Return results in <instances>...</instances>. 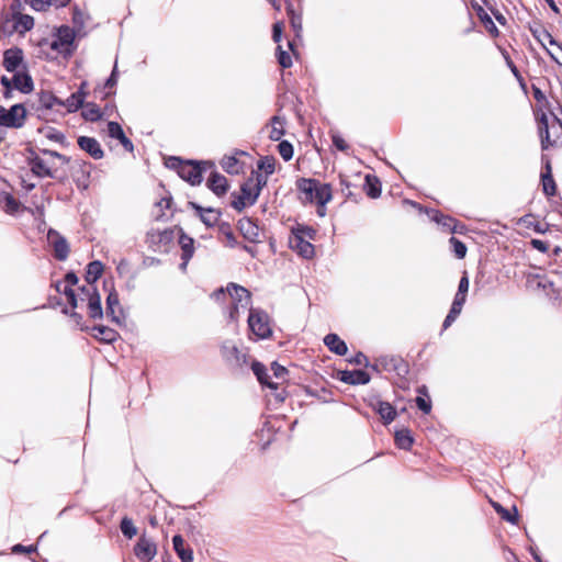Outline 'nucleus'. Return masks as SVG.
I'll return each mask as SVG.
<instances>
[{"label": "nucleus", "mask_w": 562, "mask_h": 562, "mask_svg": "<svg viewBox=\"0 0 562 562\" xmlns=\"http://www.w3.org/2000/svg\"><path fill=\"white\" fill-rule=\"evenodd\" d=\"M257 167L259 170H262L266 176L272 175L276 169V159L273 157H263L258 161Z\"/></svg>", "instance_id": "obj_47"}, {"label": "nucleus", "mask_w": 562, "mask_h": 562, "mask_svg": "<svg viewBox=\"0 0 562 562\" xmlns=\"http://www.w3.org/2000/svg\"><path fill=\"white\" fill-rule=\"evenodd\" d=\"M277 58H278V63L283 68H289L292 66V58H291L290 54L288 52L283 50L281 46H278V48H277Z\"/></svg>", "instance_id": "obj_54"}, {"label": "nucleus", "mask_w": 562, "mask_h": 562, "mask_svg": "<svg viewBox=\"0 0 562 562\" xmlns=\"http://www.w3.org/2000/svg\"><path fill=\"white\" fill-rule=\"evenodd\" d=\"M492 505H493L494 509L496 510V513L499 514L504 520L512 522V524H517L518 513H517L516 506L513 507L514 513H510L508 509L504 508L498 503H492Z\"/></svg>", "instance_id": "obj_40"}, {"label": "nucleus", "mask_w": 562, "mask_h": 562, "mask_svg": "<svg viewBox=\"0 0 562 562\" xmlns=\"http://www.w3.org/2000/svg\"><path fill=\"white\" fill-rule=\"evenodd\" d=\"M267 177L266 175H262L260 172H254L251 173V177L252 178V186H254V195H252V200H257L260 195V192L262 190V188L267 184Z\"/></svg>", "instance_id": "obj_41"}, {"label": "nucleus", "mask_w": 562, "mask_h": 562, "mask_svg": "<svg viewBox=\"0 0 562 562\" xmlns=\"http://www.w3.org/2000/svg\"><path fill=\"white\" fill-rule=\"evenodd\" d=\"M450 245L452 246V250L458 259H463L467 255V246L464 243L459 240L456 237H451L449 239Z\"/></svg>", "instance_id": "obj_51"}, {"label": "nucleus", "mask_w": 562, "mask_h": 562, "mask_svg": "<svg viewBox=\"0 0 562 562\" xmlns=\"http://www.w3.org/2000/svg\"><path fill=\"white\" fill-rule=\"evenodd\" d=\"M41 153L45 156H48L50 157L52 159H58L60 160L63 164H69L70 162V157H67L58 151H55V150H50V149H41Z\"/></svg>", "instance_id": "obj_55"}, {"label": "nucleus", "mask_w": 562, "mask_h": 562, "mask_svg": "<svg viewBox=\"0 0 562 562\" xmlns=\"http://www.w3.org/2000/svg\"><path fill=\"white\" fill-rule=\"evenodd\" d=\"M172 234L173 233L170 229H165L162 232L151 231L148 233V236L153 239L157 236L159 241H169L172 238Z\"/></svg>", "instance_id": "obj_56"}, {"label": "nucleus", "mask_w": 562, "mask_h": 562, "mask_svg": "<svg viewBox=\"0 0 562 562\" xmlns=\"http://www.w3.org/2000/svg\"><path fill=\"white\" fill-rule=\"evenodd\" d=\"M300 235V237L304 239H314L316 235V231L308 226L297 225L292 228L291 236Z\"/></svg>", "instance_id": "obj_50"}, {"label": "nucleus", "mask_w": 562, "mask_h": 562, "mask_svg": "<svg viewBox=\"0 0 562 562\" xmlns=\"http://www.w3.org/2000/svg\"><path fill=\"white\" fill-rule=\"evenodd\" d=\"M29 166L31 167V171L40 177V178H52L56 179L60 182H64L66 176L59 177L57 175V167L52 159H44L36 155L34 151H31V156L27 158Z\"/></svg>", "instance_id": "obj_4"}, {"label": "nucleus", "mask_w": 562, "mask_h": 562, "mask_svg": "<svg viewBox=\"0 0 562 562\" xmlns=\"http://www.w3.org/2000/svg\"><path fill=\"white\" fill-rule=\"evenodd\" d=\"M432 218L435 222H437L439 225H441L447 231L456 232V222L452 217L441 214L439 212H436V214Z\"/></svg>", "instance_id": "obj_45"}, {"label": "nucleus", "mask_w": 562, "mask_h": 562, "mask_svg": "<svg viewBox=\"0 0 562 562\" xmlns=\"http://www.w3.org/2000/svg\"><path fill=\"white\" fill-rule=\"evenodd\" d=\"M34 26V19L27 14H19L14 22V29L20 32L30 31Z\"/></svg>", "instance_id": "obj_42"}, {"label": "nucleus", "mask_w": 562, "mask_h": 562, "mask_svg": "<svg viewBox=\"0 0 562 562\" xmlns=\"http://www.w3.org/2000/svg\"><path fill=\"white\" fill-rule=\"evenodd\" d=\"M541 148L548 149L550 146L562 144V122L555 116L549 120L546 113H542L538 122Z\"/></svg>", "instance_id": "obj_2"}, {"label": "nucleus", "mask_w": 562, "mask_h": 562, "mask_svg": "<svg viewBox=\"0 0 562 562\" xmlns=\"http://www.w3.org/2000/svg\"><path fill=\"white\" fill-rule=\"evenodd\" d=\"M47 240L52 246L54 250V257L57 260L64 261L68 258L69 245L65 237H63L58 232L49 229L47 233Z\"/></svg>", "instance_id": "obj_10"}, {"label": "nucleus", "mask_w": 562, "mask_h": 562, "mask_svg": "<svg viewBox=\"0 0 562 562\" xmlns=\"http://www.w3.org/2000/svg\"><path fill=\"white\" fill-rule=\"evenodd\" d=\"M23 60V52L18 47L9 48L3 55V66L7 71L14 72Z\"/></svg>", "instance_id": "obj_20"}, {"label": "nucleus", "mask_w": 562, "mask_h": 562, "mask_svg": "<svg viewBox=\"0 0 562 562\" xmlns=\"http://www.w3.org/2000/svg\"><path fill=\"white\" fill-rule=\"evenodd\" d=\"M70 0H26L30 5L36 11H44L48 7L54 5L56 8L65 7Z\"/></svg>", "instance_id": "obj_33"}, {"label": "nucleus", "mask_w": 562, "mask_h": 562, "mask_svg": "<svg viewBox=\"0 0 562 562\" xmlns=\"http://www.w3.org/2000/svg\"><path fill=\"white\" fill-rule=\"evenodd\" d=\"M251 370H252L254 374L256 375L257 380L260 382V384L266 385L273 390H276L278 387V383L270 381V376L267 372V369L261 362H259L257 360H252L251 361Z\"/></svg>", "instance_id": "obj_30"}, {"label": "nucleus", "mask_w": 562, "mask_h": 562, "mask_svg": "<svg viewBox=\"0 0 562 562\" xmlns=\"http://www.w3.org/2000/svg\"><path fill=\"white\" fill-rule=\"evenodd\" d=\"M82 116L86 121L97 122L102 117L100 108L95 103H83Z\"/></svg>", "instance_id": "obj_37"}, {"label": "nucleus", "mask_w": 562, "mask_h": 562, "mask_svg": "<svg viewBox=\"0 0 562 562\" xmlns=\"http://www.w3.org/2000/svg\"><path fill=\"white\" fill-rule=\"evenodd\" d=\"M366 192L368 196L376 199L381 194V183L375 177H366Z\"/></svg>", "instance_id": "obj_38"}, {"label": "nucleus", "mask_w": 562, "mask_h": 562, "mask_svg": "<svg viewBox=\"0 0 562 562\" xmlns=\"http://www.w3.org/2000/svg\"><path fill=\"white\" fill-rule=\"evenodd\" d=\"M340 381L351 385L367 384L370 382V375L363 370L340 371Z\"/></svg>", "instance_id": "obj_21"}, {"label": "nucleus", "mask_w": 562, "mask_h": 562, "mask_svg": "<svg viewBox=\"0 0 562 562\" xmlns=\"http://www.w3.org/2000/svg\"><path fill=\"white\" fill-rule=\"evenodd\" d=\"M532 36L541 44V46L546 49L547 54L551 57L552 60H554L557 64L562 66V61L558 59L554 54L547 48L546 41L550 45H557L561 50L562 46L558 44V42L554 40V37L551 35V33L544 29L542 25H538L530 29Z\"/></svg>", "instance_id": "obj_11"}, {"label": "nucleus", "mask_w": 562, "mask_h": 562, "mask_svg": "<svg viewBox=\"0 0 562 562\" xmlns=\"http://www.w3.org/2000/svg\"><path fill=\"white\" fill-rule=\"evenodd\" d=\"M247 203H248V202H247V201H246L241 195H239L236 200H234V201L232 202V206H233L236 211L240 212V211H243V210L245 209V206H246V204H247Z\"/></svg>", "instance_id": "obj_64"}, {"label": "nucleus", "mask_w": 562, "mask_h": 562, "mask_svg": "<svg viewBox=\"0 0 562 562\" xmlns=\"http://www.w3.org/2000/svg\"><path fill=\"white\" fill-rule=\"evenodd\" d=\"M103 272V265L101 261H91L87 267L86 280L89 284L94 283Z\"/></svg>", "instance_id": "obj_34"}, {"label": "nucleus", "mask_w": 562, "mask_h": 562, "mask_svg": "<svg viewBox=\"0 0 562 562\" xmlns=\"http://www.w3.org/2000/svg\"><path fill=\"white\" fill-rule=\"evenodd\" d=\"M282 37V24L274 23L272 27V38L276 43H279Z\"/></svg>", "instance_id": "obj_63"}, {"label": "nucleus", "mask_w": 562, "mask_h": 562, "mask_svg": "<svg viewBox=\"0 0 562 562\" xmlns=\"http://www.w3.org/2000/svg\"><path fill=\"white\" fill-rule=\"evenodd\" d=\"M462 308L451 305V308L442 323V329H448L460 315Z\"/></svg>", "instance_id": "obj_52"}, {"label": "nucleus", "mask_w": 562, "mask_h": 562, "mask_svg": "<svg viewBox=\"0 0 562 562\" xmlns=\"http://www.w3.org/2000/svg\"><path fill=\"white\" fill-rule=\"evenodd\" d=\"M26 119V110L23 104H14L9 110L0 106V125L8 128H21Z\"/></svg>", "instance_id": "obj_7"}, {"label": "nucleus", "mask_w": 562, "mask_h": 562, "mask_svg": "<svg viewBox=\"0 0 562 562\" xmlns=\"http://www.w3.org/2000/svg\"><path fill=\"white\" fill-rule=\"evenodd\" d=\"M325 346L334 353L344 356L348 351L346 342L336 334H328L324 338Z\"/></svg>", "instance_id": "obj_29"}, {"label": "nucleus", "mask_w": 562, "mask_h": 562, "mask_svg": "<svg viewBox=\"0 0 562 562\" xmlns=\"http://www.w3.org/2000/svg\"><path fill=\"white\" fill-rule=\"evenodd\" d=\"M173 550L182 562H193V551L180 535L172 538Z\"/></svg>", "instance_id": "obj_26"}, {"label": "nucleus", "mask_w": 562, "mask_h": 562, "mask_svg": "<svg viewBox=\"0 0 562 562\" xmlns=\"http://www.w3.org/2000/svg\"><path fill=\"white\" fill-rule=\"evenodd\" d=\"M530 245L532 246V248H535L541 252H547L549 249L548 244L540 239H531Z\"/></svg>", "instance_id": "obj_62"}, {"label": "nucleus", "mask_w": 562, "mask_h": 562, "mask_svg": "<svg viewBox=\"0 0 562 562\" xmlns=\"http://www.w3.org/2000/svg\"><path fill=\"white\" fill-rule=\"evenodd\" d=\"M416 405L417 407L424 413V414H429L430 411H431V403L429 400H426L425 397L423 396H417L416 400Z\"/></svg>", "instance_id": "obj_58"}, {"label": "nucleus", "mask_w": 562, "mask_h": 562, "mask_svg": "<svg viewBox=\"0 0 562 562\" xmlns=\"http://www.w3.org/2000/svg\"><path fill=\"white\" fill-rule=\"evenodd\" d=\"M123 131L122 126L117 122L108 123L109 136L115 138Z\"/></svg>", "instance_id": "obj_59"}, {"label": "nucleus", "mask_w": 562, "mask_h": 562, "mask_svg": "<svg viewBox=\"0 0 562 562\" xmlns=\"http://www.w3.org/2000/svg\"><path fill=\"white\" fill-rule=\"evenodd\" d=\"M135 555L145 562H149L157 553V547L153 540L142 536L134 547Z\"/></svg>", "instance_id": "obj_12"}, {"label": "nucleus", "mask_w": 562, "mask_h": 562, "mask_svg": "<svg viewBox=\"0 0 562 562\" xmlns=\"http://www.w3.org/2000/svg\"><path fill=\"white\" fill-rule=\"evenodd\" d=\"M414 439L408 429H401L395 432V443L400 449L409 450Z\"/></svg>", "instance_id": "obj_35"}, {"label": "nucleus", "mask_w": 562, "mask_h": 562, "mask_svg": "<svg viewBox=\"0 0 562 562\" xmlns=\"http://www.w3.org/2000/svg\"><path fill=\"white\" fill-rule=\"evenodd\" d=\"M351 363H355L357 366H364V367H368L369 366V361H368V358L366 355H363L362 352H358L351 360H350Z\"/></svg>", "instance_id": "obj_61"}, {"label": "nucleus", "mask_w": 562, "mask_h": 562, "mask_svg": "<svg viewBox=\"0 0 562 562\" xmlns=\"http://www.w3.org/2000/svg\"><path fill=\"white\" fill-rule=\"evenodd\" d=\"M310 240L311 239H304L300 237V235H294L290 236L289 245L301 257L305 259H311L315 254V249L314 245Z\"/></svg>", "instance_id": "obj_14"}, {"label": "nucleus", "mask_w": 562, "mask_h": 562, "mask_svg": "<svg viewBox=\"0 0 562 562\" xmlns=\"http://www.w3.org/2000/svg\"><path fill=\"white\" fill-rule=\"evenodd\" d=\"M295 186L300 193L301 201H303L304 203H314L316 179L299 178L295 182Z\"/></svg>", "instance_id": "obj_15"}, {"label": "nucleus", "mask_w": 562, "mask_h": 562, "mask_svg": "<svg viewBox=\"0 0 562 562\" xmlns=\"http://www.w3.org/2000/svg\"><path fill=\"white\" fill-rule=\"evenodd\" d=\"M284 134L283 130V120H281L279 116L272 117V130L270 132L269 137L272 140H279Z\"/></svg>", "instance_id": "obj_46"}, {"label": "nucleus", "mask_w": 562, "mask_h": 562, "mask_svg": "<svg viewBox=\"0 0 562 562\" xmlns=\"http://www.w3.org/2000/svg\"><path fill=\"white\" fill-rule=\"evenodd\" d=\"M5 182L0 179V207L7 213H14L19 210L20 203L13 195L5 191Z\"/></svg>", "instance_id": "obj_22"}, {"label": "nucleus", "mask_w": 562, "mask_h": 562, "mask_svg": "<svg viewBox=\"0 0 562 562\" xmlns=\"http://www.w3.org/2000/svg\"><path fill=\"white\" fill-rule=\"evenodd\" d=\"M82 292L88 295V314L92 319H101L103 311L101 306V297L95 289L82 288Z\"/></svg>", "instance_id": "obj_17"}, {"label": "nucleus", "mask_w": 562, "mask_h": 562, "mask_svg": "<svg viewBox=\"0 0 562 562\" xmlns=\"http://www.w3.org/2000/svg\"><path fill=\"white\" fill-rule=\"evenodd\" d=\"M248 326L251 333L260 339H266L272 334L269 316L261 310L250 308Z\"/></svg>", "instance_id": "obj_6"}, {"label": "nucleus", "mask_w": 562, "mask_h": 562, "mask_svg": "<svg viewBox=\"0 0 562 562\" xmlns=\"http://www.w3.org/2000/svg\"><path fill=\"white\" fill-rule=\"evenodd\" d=\"M179 245L181 247L182 254H181V269H186L189 260L192 258L194 254V240L193 238L189 237L187 234L181 232V235L179 237Z\"/></svg>", "instance_id": "obj_25"}, {"label": "nucleus", "mask_w": 562, "mask_h": 562, "mask_svg": "<svg viewBox=\"0 0 562 562\" xmlns=\"http://www.w3.org/2000/svg\"><path fill=\"white\" fill-rule=\"evenodd\" d=\"M331 140L334 146L340 150V151H347L349 149V145L345 142V139L338 135L337 133H334L331 135Z\"/></svg>", "instance_id": "obj_57"}, {"label": "nucleus", "mask_w": 562, "mask_h": 562, "mask_svg": "<svg viewBox=\"0 0 562 562\" xmlns=\"http://www.w3.org/2000/svg\"><path fill=\"white\" fill-rule=\"evenodd\" d=\"M541 181L544 194L553 196L557 192V184L551 175L550 164H547V172L541 173Z\"/></svg>", "instance_id": "obj_32"}, {"label": "nucleus", "mask_w": 562, "mask_h": 562, "mask_svg": "<svg viewBox=\"0 0 562 562\" xmlns=\"http://www.w3.org/2000/svg\"><path fill=\"white\" fill-rule=\"evenodd\" d=\"M477 16L481 20V22L483 23L484 27L491 34H494V35L498 34V30H497L495 23L493 22L492 18L487 14V12L482 7H479V9H477Z\"/></svg>", "instance_id": "obj_43"}, {"label": "nucleus", "mask_w": 562, "mask_h": 562, "mask_svg": "<svg viewBox=\"0 0 562 562\" xmlns=\"http://www.w3.org/2000/svg\"><path fill=\"white\" fill-rule=\"evenodd\" d=\"M221 352L231 366L241 369L248 364V356L243 353L232 341H225L222 345Z\"/></svg>", "instance_id": "obj_9"}, {"label": "nucleus", "mask_w": 562, "mask_h": 562, "mask_svg": "<svg viewBox=\"0 0 562 562\" xmlns=\"http://www.w3.org/2000/svg\"><path fill=\"white\" fill-rule=\"evenodd\" d=\"M279 154L280 156L285 160L289 161L293 157V146L288 140H282L278 145Z\"/></svg>", "instance_id": "obj_53"}, {"label": "nucleus", "mask_w": 562, "mask_h": 562, "mask_svg": "<svg viewBox=\"0 0 562 562\" xmlns=\"http://www.w3.org/2000/svg\"><path fill=\"white\" fill-rule=\"evenodd\" d=\"M166 166L170 169H175L179 177L191 186H198L202 182V175L206 170V167H212L213 164L209 161H183L178 157H169L166 160Z\"/></svg>", "instance_id": "obj_1"}, {"label": "nucleus", "mask_w": 562, "mask_h": 562, "mask_svg": "<svg viewBox=\"0 0 562 562\" xmlns=\"http://www.w3.org/2000/svg\"><path fill=\"white\" fill-rule=\"evenodd\" d=\"M105 314L115 324H121L122 310L120 306L119 294L115 290H111L106 297Z\"/></svg>", "instance_id": "obj_18"}, {"label": "nucleus", "mask_w": 562, "mask_h": 562, "mask_svg": "<svg viewBox=\"0 0 562 562\" xmlns=\"http://www.w3.org/2000/svg\"><path fill=\"white\" fill-rule=\"evenodd\" d=\"M331 187L328 183H321L316 180V191L314 195V202L324 207L331 200Z\"/></svg>", "instance_id": "obj_31"}, {"label": "nucleus", "mask_w": 562, "mask_h": 562, "mask_svg": "<svg viewBox=\"0 0 562 562\" xmlns=\"http://www.w3.org/2000/svg\"><path fill=\"white\" fill-rule=\"evenodd\" d=\"M120 529L122 533L128 539H132L137 535V528L134 526L133 520L128 517H124L121 520Z\"/></svg>", "instance_id": "obj_44"}, {"label": "nucleus", "mask_w": 562, "mask_h": 562, "mask_svg": "<svg viewBox=\"0 0 562 562\" xmlns=\"http://www.w3.org/2000/svg\"><path fill=\"white\" fill-rule=\"evenodd\" d=\"M77 144L81 150L89 154L95 160H99L104 156V151L100 143L93 137L79 136L77 139Z\"/></svg>", "instance_id": "obj_16"}, {"label": "nucleus", "mask_w": 562, "mask_h": 562, "mask_svg": "<svg viewBox=\"0 0 562 562\" xmlns=\"http://www.w3.org/2000/svg\"><path fill=\"white\" fill-rule=\"evenodd\" d=\"M75 32L71 27L64 25L60 26L54 38L49 43L52 49L56 50L58 54L68 57L71 56L75 52Z\"/></svg>", "instance_id": "obj_5"}, {"label": "nucleus", "mask_w": 562, "mask_h": 562, "mask_svg": "<svg viewBox=\"0 0 562 562\" xmlns=\"http://www.w3.org/2000/svg\"><path fill=\"white\" fill-rule=\"evenodd\" d=\"M87 83L82 82L79 90L68 97L65 101L61 100L60 106H65L68 112H75L79 108L83 105L85 97H86V88Z\"/></svg>", "instance_id": "obj_24"}, {"label": "nucleus", "mask_w": 562, "mask_h": 562, "mask_svg": "<svg viewBox=\"0 0 562 562\" xmlns=\"http://www.w3.org/2000/svg\"><path fill=\"white\" fill-rule=\"evenodd\" d=\"M238 228L247 240L251 243L259 241V227L250 218H241L238 222Z\"/></svg>", "instance_id": "obj_27"}, {"label": "nucleus", "mask_w": 562, "mask_h": 562, "mask_svg": "<svg viewBox=\"0 0 562 562\" xmlns=\"http://www.w3.org/2000/svg\"><path fill=\"white\" fill-rule=\"evenodd\" d=\"M252 183V178H249L246 182H244L241 184V188H240V191H241V196L248 202L249 205H252L256 203L257 200H252V195H254V186L251 184Z\"/></svg>", "instance_id": "obj_49"}, {"label": "nucleus", "mask_w": 562, "mask_h": 562, "mask_svg": "<svg viewBox=\"0 0 562 562\" xmlns=\"http://www.w3.org/2000/svg\"><path fill=\"white\" fill-rule=\"evenodd\" d=\"M206 186L217 196H222L228 191L227 179L216 171L211 173L206 181Z\"/></svg>", "instance_id": "obj_19"}, {"label": "nucleus", "mask_w": 562, "mask_h": 562, "mask_svg": "<svg viewBox=\"0 0 562 562\" xmlns=\"http://www.w3.org/2000/svg\"><path fill=\"white\" fill-rule=\"evenodd\" d=\"M376 412L385 424H390L396 417L395 408L387 402H379Z\"/></svg>", "instance_id": "obj_36"}, {"label": "nucleus", "mask_w": 562, "mask_h": 562, "mask_svg": "<svg viewBox=\"0 0 562 562\" xmlns=\"http://www.w3.org/2000/svg\"><path fill=\"white\" fill-rule=\"evenodd\" d=\"M92 336L104 344H112L120 338V334L108 326L95 325L91 328Z\"/></svg>", "instance_id": "obj_23"}, {"label": "nucleus", "mask_w": 562, "mask_h": 562, "mask_svg": "<svg viewBox=\"0 0 562 562\" xmlns=\"http://www.w3.org/2000/svg\"><path fill=\"white\" fill-rule=\"evenodd\" d=\"M40 104L43 109L45 110H50L53 109L55 105H60L61 104V100L58 99L57 97H55L52 92L49 91H43L41 94H40Z\"/></svg>", "instance_id": "obj_39"}, {"label": "nucleus", "mask_w": 562, "mask_h": 562, "mask_svg": "<svg viewBox=\"0 0 562 562\" xmlns=\"http://www.w3.org/2000/svg\"><path fill=\"white\" fill-rule=\"evenodd\" d=\"M376 366L383 371L403 376L408 373V364L398 356H381L376 358Z\"/></svg>", "instance_id": "obj_8"}, {"label": "nucleus", "mask_w": 562, "mask_h": 562, "mask_svg": "<svg viewBox=\"0 0 562 562\" xmlns=\"http://www.w3.org/2000/svg\"><path fill=\"white\" fill-rule=\"evenodd\" d=\"M271 369L273 371L274 376L278 379L283 378L288 373V370L283 366L279 364L278 362H273L271 364Z\"/></svg>", "instance_id": "obj_60"}, {"label": "nucleus", "mask_w": 562, "mask_h": 562, "mask_svg": "<svg viewBox=\"0 0 562 562\" xmlns=\"http://www.w3.org/2000/svg\"><path fill=\"white\" fill-rule=\"evenodd\" d=\"M188 205L196 212V215L206 227H213L220 221L221 212L215 209L202 207L200 204L192 201H190Z\"/></svg>", "instance_id": "obj_13"}, {"label": "nucleus", "mask_w": 562, "mask_h": 562, "mask_svg": "<svg viewBox=\"0 0 562 562\" xmlns=\"http://www.w3.org/2000/svg\"><path fill=\"white\" fill-rule=\"evenodd\" d=\"M222 168L231 173V175H237L239 172V162L238 160L231 156V157H225L223 160H222Z\"/></svg>", "instance_id": "obj_48"}, {"label": "nucleus", "mask_w": 562, "mask_h": 562, "mask_svg": "<svg viewBox=\"0 0 562 562\" xmlns=\"http://www.w3.org/2000/svg\"><path fill=\"white\" fill-rule=\"evenodd\" d=\"M12 83L22 93H30L34 87L32 77L25 71H15Z\"/></svg>", "instance_id": "obj_28"}, {"label": "nucleus", "mask_w": 562, "mask_h": 562, "mask_svg": "<svg viewBox=\"0 0 562 562\" xmlns=\"http://www.w3.org/2000/svg\"><path fill=\"white\" fill-rule=\"evenodd\" d=\"M227 292L233 300V305L229 310L228 317L232 322H235L239 317V310L250 311L251 296L250 292L241 285L236 283H229L227 285Z\"/></svg>", "instance_id": "obj_3"}]
</instances>
